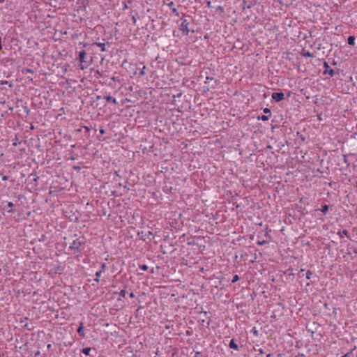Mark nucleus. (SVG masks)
<instances>
[{
  "label": "nucleus",
  "instance_id": "obj_1",
  "mask_svg": "<svg viewBox=\"0 0 357 357\" xmlns=\"http://www.w3.org/2000/svg\"><path fill=\"white\" fill-rule=\"evenodd\" d=\"M181 24H180V30L182 31L183 34L184 36H188L189 34V33L191 31L192 33H194L195 31L194 30H190L189 29V25H190V22L188 21V20L185 18V16H183L182 18H181Z\"/></svg>",
  "mask_w": 357,
  "mask_h": 357
},
{
  "label": "nucleus",
  "instance_id": "obj_2",
  "mask_svg": "<svg viewBox=\"0 0 357 357\" xmlns=\"http://www.w3.org/2000/svg\"><path fill=\"white\" fill-rule=\"evenodd\" d=\"M82 244V243L79 239L74 240L69 246V249L79 253L82 252V250L80 249Z\"/></svg>",
  "mask_w": 357,
  "mask_h": 357
},
{
  "label": "nucleus",
  "instance_id": "obj_3",
  "mask_svg": "<svg viewBox=\"0 0 357 357\" xmlns=\"http://www.w3.org/2000/svg\"><path fill=\"white\" fill-rule=\"evenodd\" d=\"M323 66L324 68V71L323 73L324 75H329L331 77H333L335 75L334 70L331 68L330 66L328 65V63L326 61L324 62Z\"/></svg>",
  "mask_w": 357,
  "mask_h": 357
},
{
  "label": "nucleus",
  "instance_id": "obj_4",
  "mask_svg": "<svg viewBox=\"0 0 357 357\" xmlns=\"http://www.w3.org/2000/svg\"><path fill=\"white\" fill-rule=\"evenodd\" d=\"M271 98L275 101L280 102L284 99V94L282 92H274L272 93Z\"/></svg>",
  "mask_w": 357,
  "mask_h": 357
},
{
  "label": "nucleus",
  "instance_id": "obj_5",
  "mask_svg": "<svg viewBox=\"0 0 357 357\" xmlns=\"http://www.w3.org/2000/svg\"><path fill=\"white\" fill-rule=\"evenodd\" d=\"M86 53L84 50L79 52V61L81 63H86Z\"/></svg>",
  "mask_w": 357,
  "mask_h": 357
},
{
  "label": "nucleus",
  "instance_id": "obj_6",
  "mask_svg": "<svg viewBox=\"0 0 357 357\" xmlns=\"http://www.w3.org/2000/svg\"><path fill=\"white\" fill-rule=\"evenodd\" d=\"M104 99L106 100V101L107 102H109L111 101L112 103H114V105H118L119 102L118 101L116 100V99L115 98H113L111 96H104L103 97Z\"/></svg>",
  "mask_w": 357,
  "mask_h": 357
},
{
  "label": "nucleus",
  "instance_id": "obj_7",
  "mask_svg": "<svg viewBox=\"0 0 357 357\" xmlns=\"http://www.w3.org/2000/svg\"><path fill=\"white\" fill-rule=\"evenodd\" d=\"M229 347L231 348V349H234L236 351H238L239 350V347L238 346L237 344L235 343L234 342V340L232 339L231 340L230 342H229Z\"/></svg>",
  "mask_w": 357,
  "mask_h": 357
},
{
  "label": "nucleus",
  "instance_id": "obj_8",
  "mask_svg": "<svg viewBox=\"0 0 357 357\" xmlns=\"http://www.w3.org/2000/svg\"><path fill=\"white\" fill-rule=\"evenodd\" d=\"M93 45H96L97 47H100L102 52H106L107 50L105 47V44L102 43H94Z\"/></svg>",
  "mask_w": 357,
  "mask_h": 357
},
{
  "label": "nucleus",
  "instance_id": "obj_9",
  "mask_svg": "<svg viewBox=\"0 0 357 357\" xmlns=\"http://www.w3.org/2000/svg\"><path fill=\"white\" fill-rule=\"evenodd\" d=\"M337 235L340 236V238H343L344 236H347L349 238V232L346 229H344L343 231H337Z\"/></svg>",
  "mask_w": 357,
  "mask_h": 357
},
{
  "label": "nucleus",
  "instance_id": "obj_10",
  "mask_svg": "<svg viewBox=\"0 0 357 357\" xmlns=\"http://www.w3.org/2000/svg\"><path fill=\"white\" fill-rule=\"evenodd\" d=\"M347 43L349 45L354 46L355 45V37L353 36H349L347 39Z\"/></svg>",
  "mask_w": 357,
  "mask_h": 357
},
{
  "label": "nucleus",
  "instance_id": "obj_11",
  "mask_svg": "<svg viewBox=\"0 0 357 357\" xmlns=\"http://www.w3.org/2000/svg\"><path fill=\"white\" fill-rule=\"evenodd\" d=\"M77 333L82 337L84 336V326H83V324L81 323L80 326L78 327L77 330Z\"/></svg>",
  "mask_w": 357,
  "mask_h": 357
},
{
  "label": "nucleus",
  "instance_id": "obj_12",
  "mask_svg": "<svg viewBox=\"0 0 357 357\" xmlns=\"http://www.w3.org/2000/svg\"><path fill=\"white\" fill-rule=\"evenodd\" d=\"M102 272H101V271H98L96 273V278H94V281L96 282H100V278L102 275Z\"/></svg>",
  "mask_w": 357,
  "mask_h": 357
},
{
  "label": "nucleus",
  "instance_id": "obj_13",
  "mask_svg": "<svg viewBox=\"0 0 357 357\" xmlns=\"http://www.w3.org/2000/svg\"><path fill=\"white\" fill-rule=\"evenodd\" d=\"M328 208H329V206L327 204H324L322 206V208L321 209V211L323 215H326V213L328 211Z\"/></svg>",
  "mask_w": 357,
  "mask_h": 357
},
{
  "label": "nucleus",
  "instance_id": "obj_14",
  "mask_svg": "<svg viewBox=\"0 0 357 357\" xmlns=\"http://www.w3.org/2000/svg\"><path fill=\"white\" fill-rule=\"evenodd\" d=\"M91 349L89 347H86L82 349V353L86 356H90Z\"/></svg>",
  "mask_w": 357,
  "mask_h": 357
},
{
  "label": "nucleus",
  "instance_id": "obj_15",
  "mask_svg": "<svg viewBox=\"0 0 357 357\" xmlns=\"http://www.w3.org/2000/svg\"><path fill=\"white\" fill-rule=\"evenodd\" d=\"M303 56H305V57H310V58H312V57H313V56H314L313 54H312V53H311V52H309V51L304 52L303 53Z\"/></svg>",
  "mask_w": 357,
  "mask_h": 357
},
{
  "label": "nucleus",
  "instance_id": "obj_16",
  "mask_svg": "<svg viewBox=\"0 0 357 357\" xmlns=\"http://www.w3.org/2000/svg\"><path fill=\"white\" fill-rule=\"evenodd\" d=\"M269 117H270L269 115H262L261 116H259L258 119L261 120L263 121H266L268 120Z\"/></svg>",
  "mask_w": 357,
  "mask_h": 357
},
{
  "label": "nucleus",
  "instance_id": "obj_17",
  "mask_svg": "<svg viewBox=\"0 0 357 357\" xmlns=\"http://www.w3.org/2000/svg\"><path fill=\"white\" fill-rule=\"evenodd\" d=\"M139 268L140 270H142V271H147V270L149 269V267H148V266H147V265H146V264H142V265H139Z\"/></svg>",
  "mask_w": 357,
  "mask_h": 357
},
{
  "label": "nucleus",
  "instance_id": "obj_18",
  "mask_svg": "<svg viewBox=\"0 0 357 357\" xmlns=\"http://www.w3.org/2000/svg\"><path fill=\"white\" fill-rule=\"evenodd\" d=\"M106 268H107L106 264L102 263V264H101L100 269L99 271H101V272L105 273Z\"/></svg>",
  "mask_w": 357,
  "mask_h": 357
},
{
  "label": "nucleus",
  "instance_id": "obj_19",
  "mask_svg": "<svg viewBox=\"0 0 357 357\" xmlns=\"http://www.w3.org/2000/svg\"><path fill=\"white\" fill-rule=\"evenodd\" d=\"M238 280H239V277H238V275H236H236H234L233 276V279H232V280H231V282H232V283H235V282H236Z\"/></svg>",
  "mask_w": 357,
  "mask_h": 357
},
{
  "label": "nucleus",
  "instance_id": "obj_20",
  "mask_svg": "<svg viewBox=\"0 0 357 357\" xmlns=\"http://www.w3.org/2000/svg\"><path fill=\"white\" fill-rule=\"evenodd\" d=\"M126 294V291L125 289H123V290H121V291L119 292V296H120V297L125 298Z\"/></svg>",
  "mask_w": 357,
  "mask_h": 357
},
{
  "label": "nucleus",
  "instance_id": "obj_21",
  "mask_svg": "<svg viewBox=\"0 0 357 357\" xmlns=\"http://www.w3.org/2000/svg\"><path fill=\"white\" fill-rule=\"evenodd\" d=\"M145 68H146V66H144L142 69L139 71V75L140 76H144L145 75Z\"/></svg>",
  "mask_w": 357,
  "mask_h": 357
},
{
  "label": "nucleus",
  "instance_id": "obj_22",
  "mask_svg": "<svg viewBox=\"0 0 357 357\" xmlns=\"http://www.w3.org/2000/svg\"><path fill=\"white\" fill-rule=\"evenodd\" d=\"M263 111H264V114H266L269 115V116H271V110H270V109L264 108Z\"/></svg>",
  "mask_w": 357,
  "mask_h": 357
},
{
  "label": "nucleus",
  "instance_id": "obj_23",
  "mask_svg": "<svg viewBox=\"0 0 357 357\" xmlns=\"http://www.w3.org/2000/svg\"><path fill=\"white\" fill-rule=\"evenodd\" d=\"M312 272L310 271H307L306 273V278L310 280L311 278Z\"/></svg>",
  "mask_w": 357,
  "mask_h": 357
},
{
  "label": "nucleus",
  "instance_id": "obj_24",
  "mask_svg": "<svg viewBox=\"0 0 357 357\" xmlns=\"http://www.w3.org/2000/svg\"><path fill=\"white\" fill-rule=\"evenodd\" d=\"M213 79V78L212 77L207 76L206 77L205 84H207L208 81H211Z\"/></svg>",
  "mask_w": 357,
  "mask_h": 357
},
{
  "label": "nucleus",
  "instance_id": "obj_25",
  "mask_svg": "<svg viewBox=\"0 0 357 357\" xmlns=\"http://www.w3.org/2000/svg\"><path fill=\"white\" fill-rule=\"evenodd\" d=\"M7 206L9 207V208H12L14 206V204L11 202H7Z\"/></svg>",
  "mask_w": 357,
  "mask_h": 357
},
{
  "label": "nucleus",
  "instance_id": "obj_26",
  "mask_svg": "<svg viewBox=\"0 0 357 357\" xmlns=\"http://www.w3.org/2000/svg\"><path fill=\"white\" fill-rule=\"evenodd\" d=\"M132 20L133 24H135L136 22H137V19H136L135 16L133 15L132 17Z\"/></svg>",
  "mask_w": 357,
  "mask_h": 357
},
{
  "label": "nucleus",
  "instance_id": "obj_27",
  "mask_svg": "<svg viewBox=\"0 0 357 357\" xmlns=\"http://www.w3.org/2000/svg\"><path fill=\"white\" fill-rule=\"evenodd\" d=\"M8 179V177L7 176L4 175V176H2V180L3 181H7Z\"/></svg>",
  "mask_w": 357,
  "mask_h": 357
},
{
  "label": "nucleus",
  "instance_id": "obj_28",
  "mask_svg": "<svg viewBox=\"0 0 357 357\" xmlns=\"http://www.w3.org/2000/svg\"><path fill=\"white\" fill-rule=\"evenodd\" d=\"M129 296H130V298H135V294H134L133 292H131V293L129 294Z\"/></svg>",
  "mask_w": 357,
  "mask_h": 357
},
{
  "label": "nucleus",
  "instance_id": "obj_29",
  "mask_svg": "<svg viewBox=\"0 0 357 357\" xmlns=\"http://www.w3.org/2000/svg\"><path fill=\"white\" fill-rule=\"evenodd\" d=\"M168 6H169V7H173V6H174V2H172H172H170V3L168 4Z\"/></svg>",
  "mask_w": 357,
  "mask_h": 357
},
{
  "label": "nucleus",
  "instance_id": "obj_30",
  "mask_svg": "<svg viewBox=\"0 0 357 357\" xmlns=\"http://www.w3.org/2000/svg\"><path fill=\"white\" fill-rule=\"evenodd\" d=\"M152 235H153L152 232L149 231L147 234H146V236H152Z\"/></svg>",
  "mask_w": 357,
  "mask_h": 357
},
{
  "label": "nucleus",
  "instance_id": "obj_31",
  "mask_svg": "<svg viewBox=\"0 0 357 357\" xmlns=\"http://www.w3.org/2000/svg\"><path fill=\"white\" fill-rule=\"evenodd\" d=\"M172 12H173V13H174L178 14V13H177V10H176V8H172Z\"/></svg>",
  "mask_w": 357,
  "mask_h": 357
},
{
  "label": "nucleus",
  "instance_id": "obj_32",
  "mask_svg": "<svg viewBox=\"0 0 357 357\" xmlns=\"http://www.w3.org/2000/svg\"><path fill=\"white\" fill-rule=\"evenodd\" d=\"M266 243V241H263L262 242H259L258 244L259 245H264Z\"/></svg>",
  "mask_w": 357,
  "mask_h": 357
},
{
  "label": "nucleus",
  "instance_id": "obj_33",
  "mask_svg": "<svg viewBox=\"0 0 357 357\" xmlns=\"http://www.w3.org/2000/svg\"><path fill=\"white\" fill-rule=\"evenodd\" d=\"M26 72L33 73V71L31 69H26Z\"/></svg>",
  "mask_w": 357,
  "mask_h": 357
},
{
  "label": "nucleus",
  "instance_id": "obj_34",
  "mask_svg": "<svg viewBox=\"0 0 357 357\" xmlns=\"http://www.w3.org/2000/svg\"><path fill=\"white\" fill-rule=\"evenodd\" d=\"M100 132L101 134H104V133H105V130H104L103 129H100Z\"/></svg>",
  "mask_w": 357,
  "mask_h": 357
},
{
  "label": "nucleus",
  "instance_id": "obj_35",
  "mask_svg": "<svg viewBox=\"0 0 357 357\" xmlns=\"http://www.w3.org/2000/svg\"><path fill=\"white\" fill-rule=\"evenodd\" d=\"M344 162H346V163H347V160L346 156L344 155Z\"/></svg>",
  "mask_w": 357,
  "mask_h": 357
},
{
  "label": "nucleus",
  "instance_id": "obj_36",
  "mask_svg": "<svg viewBox=\"0 0 357 357\" xmlns=\"http://www.w3.org/2000/svg\"><path fill=\"white\" fill-rule=\"evenodd\" d=\"M80 68H81L82 70H84V69L85 68V66H83V65H82V66H80Z\"/></svg>",
  "mask_w": 357,
  "mask_h": 357
},
{
  "label": "nucleus",
  "instance_id": "obj_37",
  "mask_svg": "<svg viewBox=\"0 0 357 357\" xmlns=\"http://www.w3.org/2000/svg\"><path fill=\"white\" fill-rule=\"evenodd\" d=\"M13 211L12 209H10V210H8V211H7V212H8V213H13Z\"/></svg>",
  "mask_w": 357,
  "mask_h": 357
},
{
  "label": "nucleus",
  "instance_id": "obj_38",
  "mask_svg": "<svg viewBox=\"0 0 357 357\" xmlns=\"http://www.w3.org/2000/svg\"><path fill=\"white\" fill-rule=\"evenodd\" d=\"M354 252L355 254H357V249L354 250Z\"/></svg>",
  "mask_w": 357,
  "mask_h": 357
},
{
  "label": "nucleus",
  "instance_id": "obj_39",
  "mask_svg": "<svg viewBox=\"0 0 357 357\" xmlns=\"http://www.w3.org/2000/svg\"><path fill=\"white\" fill-rule=\"evenodd\" d=\"M83 46L86 47L87 46V43H84Z\"/></svg>",
  "mask_w": 357,
  "mask_h": 357
},
{
  "label": "nucleus",
  "instance_id": "obj_40",
  "mask_svg": "<svg viewBox=\"0 0 357 357\" xmlns=\"http://www.w3.org/2000/svg\"><path fill=\"white\" fill-rule=\"evenodd\" d=\"M257 333H258L257 331H254V334H255V335H257Z\"/></svg>",
  "mask_w": 357,
  "mask_h": 357
},
{
  "label": "nucleus",
  "instance_id": "obj_41",
  "mask_svg": "<svg viewBox=\"0 0 357 357\" xmlns=\"http://www.w3.org/2000/svg\"><path fill=\"white\" fill-rule=\"evenodd\" d=\"M271 354H268V355L266 356V357H271Z\"/></svg>",
  "mask_w": 357,
  "mask_h": 357
},
{
  "label": "nucleus",
  "instance_id": "obj_42",
  "mask_svg": "<svg viewBox=\"0 0 357 357\" xmlns=\"http://www.w3.org/2000/svg\"><path fill=\"white\" fill-rule=\"evenodd\" d=\"M100 98H101V96H97V99H100Z\"/></svg>",
  "mask_w": 357,
  "mask_h": 357
},
{
  "label": "nucleus",
  "instance_id": "obj_43",
  "mask_svg": "<svg viewBox=\"0 0 357 357\" xmlns=\"http://www.w3.org/2000/svg\"><path fill=\"white\" fill-rule=\"evenodd\" d=\"M5 0H0V3H3Z\"/></svg>",
  "mask_w": 357,
  "mask_h": 357
},
{
  "label": "nucleus",
  "instance_id": "obj_44",
  "mask_svg": "<svg viewBox=\"0 0 357 357\" xmlns=\"http://www.w3.org/2000/svg\"><path fill=\"white\" fill-rule=\"evenodd\" d=\"M151 273H153V268H152V269H151Z\"/></svg>",
  "mask_w": 357,
  "mask_h": 357
},
{
  "label": "nucleus",
  "instance_id": "obj_45",
  "mask_svg": "<svg viewBox=\"0 0 357 357\" xmlns=\"http://www.w3.org/2000/svg\"><path fill=\"white\" fill-rule=\"evenodd\" d=\"M347 354L342 356V357H347Z\"/></svg>",
  "mask_w": 357,
  "mask_h": 357
},
{
  "label": "nucleus",
  "instance_id": "obj_46",
  "mask_svg": "<svg viewBox=\"0 0 357 357\" xmlns=\"http://www.w3.org/2000/svg\"><path fill=\"white\" fill-rule=\"evenodd\" d=\"M50 347H51V344H48L47 347L50 348Z\"/></svg>",
  "mask_w": 357,
  "mask_h": 357
}]
</instances>
